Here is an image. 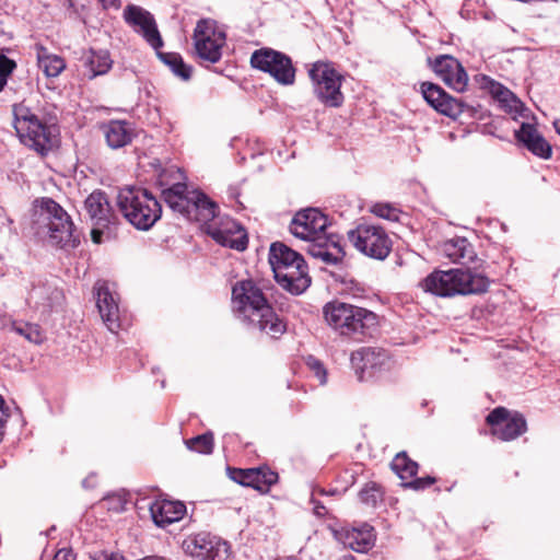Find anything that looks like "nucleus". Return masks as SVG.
Instances as JSON below:
<instances>
[{
  "label": "nucleus",
  "mask_w": 560,
  "mask_h": 560,
  "mask_svg": "<svg viewBox=\"0 0 560 560\" xmlns=\"http://www.w3.org/2000/svg\"><path fill=\"white\" fill-rule=\"evenodd\" d=\"M165 203L189 221H196L205 226L206 233L218 244L243 252L248 238L243 226L235 220L219 218V207L206 194L199 190H188L185 183H176L163 189Z\"/></svg>",
  "instance_id": "obj_1"
},
{
  "label": "nucleus",
  "mask_w": 560,
  "mask_h": 560,
  "mask_svg": "<svg viewBox=\"0 0 560 560\" xmlns=\"http://www.w3.org/2000/svg\"><path fill=\"white\" fill-rule=\"evenodd\" d=\"M232 305L237 317L249 327L277 339L287 325L277 315L262 290L253 280L237 281L232 288Z\"/></svg>",
  "instance_id": "obj_2"
},
{
  "label": "nucleus",
  "mask_w": 560,
  "mask_h": 560,
  "mask_svg": "<svg viewBox=\"0 0 560 560\" xmlns=\"http://www.w3.org/2000/svg\"><path fill=\"white\" fill-rule=\"evenodd\" d=\"M328 218L316 208L300 210L290 223V232L298 238L307 241L306 252L312 257L326 265H337L346 253L340 244V237L326 233Z\"/></svg>",
  "instance_id": "obj_3"
},
{
  "label": "nucleus",
  "mask_w": 560,
  "mask_h": 560,
  "mask_svg": "<svg viewBox=\"0 0 560 560\" xmlns=\"http://www.w3.org/2000/svg\"><path fill=\"white\" fill-rule=\"evenodd\" d=\"M13 127L20 141L44 155L57 143V127L54 118L43 109L33 108L25 102L12 106Z\"/></svg>",
  "instance_id": "obj_4"
},
{
  "label": "nucleus",
  "mask_w": 560,
  "mask_h": 560,
  "mask_svg": "<svg viewBox=\"0 0 560 560\" xmlns=\"http://www.w3.org/2000/svg\"><path fill=\"white\" fill-rule=\"evenodd\" d=\"M326 323L340 335L361 341L377 326V315L366 308L332 301L323 308Z\"/></svg>",
  "instance_id": "obj_5"
},
{
  "label": "nucleus",
  "mask_w": 560,
  "mask_h": 560,
  "mask_svg": "<svg viewBox=\"0 0 560 560\" xmlns=\"http://www.w3.org/2000/svg\"><path fill=\"white\" fill-rule=\"evenodd\" d=\"M269 264L277 282L293 294L303 293L311 284L307 265L301 254L281 242L272 243Z\"/></svg>",
  "instance_id": "obj_6"
},
{
  "label": "nucleus",
  "mask_w": 560,
  "mask_h": 560,
  "mask_svg": "<svg viewBox=\"0 0 560 560\" xmlns=\"http://www.w3.org/2000/svg\"><path fill=\"white\" fill-rule=\"evenodd\" d=\"M420 285L425 292L445 298L483 293L488 290L489 280L481 273L472 272L470 268H456L447 271L435 270Z\"/></svg>",
  "instance_id": "obj_7"
},
{
  "label": "nucleus",
  "mask_w": 560,
  "mask_h": 560,
  "mask_svg": "<svg viewBox=\"0 0 560 560\" xmlns=\"http://www.w3.org/2000/svg\"><path fill=\"white\" fill-rule=\"evenodd\" d=\"M37 234H47L48 242L60 248L75 247L79 240L73 235L70 215L51 198H42L34 212Z\"/></svg>",
  "instance_id": "obj_8"
},
{
  "label": "nucleus",
  "mask_w": 560,
  "mask_h": 560,
  "mask_svg": "<svg viewBox=\"0 0 560 560\" xmlns=\"http://www.w3.org/2000/svg\"><path fill=\"white\" fill-rule=\"evenodd\" d=\"M117 205L128 222L138 230H149L162 214L160 202L144 188H121L117 196Z\"/></svg>",
  "instance_id": "obj_9"
},
{
  "label": "nucleus",
  "mask_w": 560,
  "mask_h": 560,
  "mask_svg": "<svg viewBox=\"0 0 560 560\" xmlns=\"http://www.w3.org/2000/svg\"><path fill=\"white\" fill-rule=\"evenodd\" d=\"M308 77L313 83V92L323 105L338 108L343 104L345 96L341 92L343 77L336 70L332 62L319 60L312 63Z\"/></svg>",
  "instance_id": "obj_10"
},
{
  "label": "nucleus",
  "mask_w": 560,
  "mask_h": 560,
  "mask_svg": "<svg viewBox=\"0 0 560 560\" xmlns=\"http://www.w3.org/2000/svg\"><path fill=\"white\" fill-rule=\"evenodd\" d=\"M348 240L363 255L384 260L392 252L393 242L381 225L360 223L348 232Z\"/></svg>",
  "instance_id": "obj_11"
},
{
  "label": "nucleus",
  "mask_w": 560,
  "mask_h": 560,
  "mask_svg": "<svg viewBox=\"0 0 560 560\" xmlns=\"http://www.w3.org/2000/svg\"><path fill=\"white\" fill-rule=\"evenodd\" d=\"M196 56L201 65L217 63L222 57L225 45V34L215 27L211 20H200L194 31Z\"/></svg>",
  "instance_id": "obj_12"
},
{
  "label": "nucleus",
  "mask_w": 560,
  "mask_h": 560,
  "mask_svg": "<svg viewBox=\"0 0 560 560\" xmlns=\"http://www.w3.org/2000/svg\"><path fill=\"white\" fill-rule=\"evenodd\" d=\"M253 68L269 73L278 83L291 85L295 81V68L291 58L272 48L255 50L250 57Z\"/></svg>",
  "instance_id": "obj_13"
},
{
  "label": "nucleus",
  "mask_w": 560,
  "mask_h": 560,
  "mask_svg": "<svg viewBox=\"0 0 560 560\" xmlns=\"http://www.w3.org/2000/svg\"><path fill=\"white\" fill-rule=\"evenodd\" d=\"M84 208L93 223L92 241L100 244L103 242V236L110 237L117 217L112 210L106 194L102 190H94L85 199Z\"/></svg>",
  "instance_id": "obj_14"
},
{
  "label": "nucleus",
  "mask_w": 560,
  "mask_h": 560,
  "mask_svg": "<svg viewBox=\"0 0 560 560\" xmlns=\"http://www.w3.org/2000/svg\"><path fill=\"white\" fill-rule=\"evenodd\" d=\"M182 548L186 555L199 560H228L230 557V545L207 532L187 536Z\"/></svg>",
  "instance_id": "obj_15"
},
{
  "label": "nucleus",
  "mask_w": 560,
  "mask_h": 560,
  "mask_svg": "<svg viewBox=\"0 0 560 560\" xmlns=\"http://www.w3.org/2000/svg\"><path fill=\"white\" fill-rule=\"evenodd\" d=\"M486 421L491 427V434L504 442L513 441L527 431L525 417L505 407L494 408L487 416Z\"/></svg>",
  "instance_id": "obj_16"
},
{
  "label": "nucleus",
  "mask_w": 560,
  "mask_h": 560,
  "mask_svg": "<svg viewBox=\"0 0 560 560\" xmlns=\"http://www.w3.org/2000/svg\"><path fill=\"white\" fill-rule=\"evenodd\" d=\"M421 94L432 108L452 119L458 118L468 107L463 101L453 97L432 82L421 83Z\"/></svg>",
  "instance_id": "obj_17"
},
{
  "label": "nucleus",
  "mask_w": 560,
  "mask_h": 560,
  "mask_svg": "<svg viewBox=\"0 0 560 560\" xmlns=\"http://www.w3.org/2000/svg\"><path fill=\"white\" fill-rule=\"evenodd\" d=\"M124 20L135 27L156 51L163 46L155 20L149 11L136 4H128L124 10Z\"/></svg>",
  "instance_id": "obj_18"
},
{
  "label": "nucleus",
  "mask_w": 560,
  "mask_h": 560,
  "mask_svg": "<svg viewBox=\"0 0 560 560\" xmlns=\"http://www.w3.org/2000/svg\"><path fill=\"white\" fill-rule=\"evenodd\" d=\"M434 73L451 89L462 93L468 85V74L463 65L451 55H440L430 61Z\"/></svg>",
  "instance_id": "obj_19"
},
{
  "label": "nucleus",
  "mask_w": 560,
  "mask_h": 560,
  "mask_svg": "<svg viewBox=\"0 0 560 560\" xmlns=\"http://www.w3.org/2000/svg\"><path fill=\"white\" fill-rule=\"evenodd\" d=\"M229 476L238 485L254 488L261 493H267L278 481V474L268 468H229Z\"/></svg>",
  "instance_id": "obj_20"
},
{
  "label": "nucleus",
  "mask_w": 560,
  "mask_h": 560,
  "mask_svg": "<svg viewBox=\"0 0 560 560\" xmlns=\"http://www.w3.org/2000/svg\"><path fill=\"white\" fill-rule=\"evenodd\" d=\"M336 538L347 548L365 552L374 545L373 527L363 524L361 527H342L335 532Z\"/></svg>",
  "instance_id": "obj_21"
},
{
  "label": "nucleus",
  "mask_w": 560,
  "mask_h": 560,
  "mask_svg": "<svg viewBox=\"0 0 560 560\" xmlns=\"http://www.w3.org/2000/svg\"><path fill=\"white\" fill-rule=\"evenodd\" d=\"M150 513L155 525L165 527L183 518L186 505L180 501L155 500L150 505Z\"/></svg>",
  "instance_id": "obj_22"
},
{
  "label": "nucleus",
  "mask_w": 560,
  "mask_h": 560,
  "mask_svg": "<svg viewBox=\"0 0 560 560\" xmlns=\"http://www.w3.org/2000/svg\"><path fill=\"white\" fill-rule=\"evenodd\" d=\"M96 306L108 330L116 332L120 326L118 303L106 284L96 288Z\"/></svg>",
  "instance_id": "obj_23"
},
{
  "label": "nucleus",
  "mask_w": 560,
  "mask_h": 560,
  "mask_svg": "<svg viewBox=\"0 0 560 560\" xmlns=\"http://www.w3.org/2000/svg\"><path fill=\"white\" fill-rule=\"evenodd\" d=\"M101 129L107 145L112 149H120L130 144L136 136L133 124L126 120H110Z\"/></svg>",
  "instance_id": "obj_24"
},
{
  "label": "nucleus",
  "mask_w": 560,
  "mask_h": 560,
  "mask_svg": "<svg viewBox=\"0 0 560 560\" xmlns=\"http://www.w3.org/2000/svg\"><path fill=\"white\" fill-rule=\"evenodd\" d=\"M515 137L518 141L535 155L541 159H549L552 154L550 144L544 139V137L537 131L534 125L523 122L520 130L515 132Z\"/></svg>",
  "instance_id": "obj_25"
},
{
  "label": "nucleus",
  "mask_w": 560,
  "mask_h": 560,
  "mask_svg": "<svg viewBox=\"0 0 560 560\" xmlns=\"http://www.w3.org/2000/svg\"><path fill=\"white\" fill-rule=\"evenodd\" d=\"M84 75L93 80L98 75L106 74L113 67V59L106 49L95 50L93 48L84 52L82 57Z\"/></svg>",
  "instance_id": "obj_26"
},
{
  "label": "nucleus",
  "mask_w": 560,
  "mask_h": 560,
  "mask_svg": "<svg viewBox=\"0 0 560 560\" xmlns=\"http://www.w3.org/2000/svg\"><path fill=\"white\" fill-rule=\"evenodd\" d=\"M443 254L453 262L469 265L476 260L474 246L465 237H455L444 242Z\"/></svg>",
  "instance_id": "obj_27"
},
{
  "label": "nucleus",
  "mask_w": 560,
  "mask_h": 560,
  "mask_svg": "<svg viewBox=\"0 0 560 560\" xmlns=\"http://www.w3.org/2000/svg\"><path fill=\"white\" fill-rule=\"evenodd\" d=\"M36 56L38 67L47 77H58L66 68L63 58L49 54L47 48L42 45H36Z\"/></svg>",
  "instance_id": "obj_28"
},
{
  "label": "nucleus",
  "mask_w": 560,
  "mask_h": 560,
  "mask_svg": "<svg viewBox=\"0 0 560 560\" xmlns=\"http://www.w3.org/2000/svg\"><path fill=\"white\" fill-rule=\"evenodd\" d=\"M390 467L404 482L416 477L419 468L418 463L410 459L406 452L398 453L392 460Z\"/></svg>",
  "instance_id": "obj_29"
},
{
  "label": "nucleus",
  "mask_w": 560,
  "mask_h": 560,
  "mask_svg": "<svg viewBox=\"0 0 560 560\" xmlns=\"http://www.w3.org/2000/svg\"><path fill=\"white\" fill-rule=\"evenodd\" d=\"M386 359V353L383 350H376L374 348H362L351 355V361H360L363 363L362 370L374 369L377 365H382Z\"/></svg>",
  "instance_id": "obj_30"
},
{
  "label": "nucleus",
  "mask_w": 560,
  "mask_h": 560,
  "mask_svg": "<svg viewBox=\"0 0 560 560\" xmlns=\"http://www.w3.org/2000/svg\"><path fill=\"white\" fill-rule=\"evenodd\" d=\"M158 56L162 62L167 65L177 77L188 80L191 75V67L187 66L182 56L177 52H160Z\"/></svg>",
  "instance_id": "obj_31"
},
{
  "label": "nucleus",
  "mask_w": 560,
  "mask_h": 560,
  "mask_svg": "<svg viewBox=\"0 0 560 560\" xmlns=\"http://www.w3.org/2000/svg\"><path fill=\"white\" fill-rule=\"evenodd\" d=\"M11 328L13 331L20 336H23L30 342L36 345H40L45 339L44 334L37 324L13 322Z\"/></svg>",
  "instance_id": "obj_32"
},
{
  "label": "nucleus",
  "mask_w": 560,
  "mask_h": 560,
  "mask_svg": "<svg viewBox=\"0 0 560 560\" xmlns=\"http://www.w3.org/2000/svg\"><path fill=\"white\" fill-rule=\"evenodd\" d=\"M185 445L188 450L209 455L213 452L214 439L212 432H206L203 434L194 436L185 441Z\"/></svg>",
  "instance_id": "obj_33"
},
{
  "label": "nucleus",
  "mask_w": 560,
  "mask_h": 560,
  "mask_svg": "<svg viewBox=\"0 0 560 560\" xmlns=\"http://www.w3.org/2000/svg\"><path fill=\"white\" fill-rule=\"evenodd\" d=\"M384 492L376 482H368L359 492L360 501L369 506L375 508L383 501Z\"/></svg>",
  "instance_id": "obj_34"
},
{
  "label": "nucleus",
  "mask_w": 560,
  "mask_h": 560,
  "mask_svg": "<svg viewBox=\"0 0 560 560\" xmlns=\"http://www.w3.org/2000/svg\"><path fill=\"white\" fill-rule=\"evenodd\" d=\"M16 67L15 62L0 52V92L4 89L8 77Z\"/></svg>",
  "instance_id": "obj_35"
},
{
  "label": "nucleus",
  "mask_w": 560,
  "mask_h": 560,
  "mask_svg": "<svg viewBox=\"0 0 560 560\" xmlns=\"http://www.w3.org/2000/svg\"><path fill=\"white\" fill-rule=\"evenodd\" d=\"M372 212L383 219L389 221H397L399 218V212L396 208L392 207L388 203H376L372 207Z\"/></svg>",
  "instance_id": "obj_36"
},
{
  "label": "nucleus",
  "mask_w": 560,
  "mask_h": 560,
  "mask_svg": "<svg viewBox=\"0 0 560 560\" xmlns=\"http://www.w3.org/2000/svg\"><path fill=\"white\" fill-rule=\"evenodd\" d=\"M435 478L427 476L422 478H411L410 481L404 482V487L411 488L413 490H423L435 482Z\"/></svg>",
  "instance_id": "obj_37"
},
{
  "label": "nucleus",
  "mask_w": 560,
  "mask_h": 560,
  "mask_svg": "<svg viewBox=\"0 0 560 560\" xmlns=\"http://www.w3.org/2000/svg\"><path fill=\"white\" fill-rule=\"evenodd\" d=\"M308 365L315 372L320 383L324 384L326 382V370L323 363L316 359L311 358L308 360Z\"/></svg>",
  "instance_id": "obj_38"
},
{
  "label": "nucleus",
  "mask_w": 560,
  "mask_h": 560,
  "mask_svg": "<svg viewBox=\"0 0 560 560\" xmlns=\"http://www.w3.org/2000/svg\"><path fill=\"white\" fill-rule=\"evenodd\" d=\"M92 560H125V558L119 553L102 551L92 557Z\"/></svg>",
  "instance_id": "obj_39"
},
{
  "label": "nucleus",
  "mask_w": 560,
  "mask_h": 560,
  "mask_svg": "<svg viewBox=\"0 0 560 560\" xmlns=\"http://www.w3.org/2000/svg\"><path fill=\"white\" fill-rule=\"evenodd\" d=\"M52 560H75V556L69 549H60L56 552Z\"/></svg>",
  "instance_id": "obj_40"
},
{
  "label": "nucleus",
  "mask_w": 560,
  "mask_h": 560,
  "mask_svg": "<svg viewBox=\"0 0 560 560\" xmlns=\"http://www.w3.org/2000/svg\"><path fill=\"white\" fill-rule=\"evenodd\" d=\"M311 502L314 505V513L318 516H325L327 514L326 506L318 500L314 498V495L311 499Z\"/></svg>",
  "instance_id": "obj_41"
},
{
  "label": "nucleus",
  "mask_w": 560,
  "mask_h": 560,
  "mask_svg": "<svg viewBox=\"0 0 560 560\" xmlns=\"http://www.w3.org/2000/svg\"><path fill=\"white\" fill-rule=\"evenodd\" d=\"M102 2L104 8H119L120 7V0H98Z\"/></svg>",
  "instance_id": "obj_42"
},
{
  "label": "nucleus",
  "mask_w": 560,
  "mask_h": 560,
  "mask_svg": "<svg viewBox=\"0 0 560 560\" xmlns=\"http://www.w3.org/2000/svg\"><path fill=\"white\" fill-rule=\"evenodd\" d=\"M522 103L511 93V112H518Z\"/></svg>",
  "instance_id": "obj_43"
},
{
  "label": "nucleus",
  "mask_w": 560,
  "mask_h": 560,
  "mask_svg": "<svg viewBox=\"0 0 560 560\" xmlns=\"http://www.w3.org/2000/svg\"><path fill=\"white\" fill-rule=\"evenodd\" d=\"M337 493H339L337 489H334V490H331V491L327 492V491H325V489H323V488H316V489H314V491H313V495H315V494H320V495L330 494V495H335V494H337Z\"/></svg>",
  "instance_id": "obj_44"
},
{
  "label": "nucleus",
  "mask_w": 560,
  "mask_h": 560,
  "mask_svg": "<svg viewBox=\"0 0 560 560\" xmlns=\"http://www.w3.org/2000/svg\"><path fill=\"white\" fill-rule=\"evenodd\" d=\"M553 127H555L557 133L560 136V119H557L553 121Z\"/></svg>",
  "instance_id": "obj_45"
},
{
  "label": "nucleus",
  "mask_w": 560,
  "mask_h": 560,
  "mask_svg": "<svg viewBox=\"0 0 560 560\" xmlns=\"http://www.w3.org/2000/svg\"><path fill=\"white\" fill-rule=\"evenodd\" d=\"M339 560H354V559H353V557L348 556V557H343V558H341V559H339Z\"/></svg>",
  "instance_id": "obj_46"
}]
</instances>
